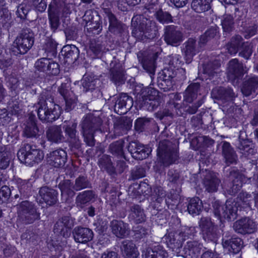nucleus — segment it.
<instances>
[{"mask_svg": "<svg viewBox=\"0 0 258 258\" xmlns=\"http://www.w3.org/2000/svg\"><path fill=\"white\" fill-rule=\"evenodd\" d=\"M38 100L37 114L41 121L52 122L59 118L61 113L60 107L54 102L50 91L43 90Z\"/></svg>", "mask_w": 258, "mask_h": 258, "instance_id": "1", "label": "nucleus"}, {"mask_svg": "<svg viewBox=\"0 0 258 258\" xmlns=\"http://www.w3.org/2000/svg\"><path fill=\"white\" fill-rule=\"evenodd\" d=\"M132 36L138 40L152 39L157 36L158 32L155 21L141 15L132 18Z\"/></svg>", "mask_w": 258, "mask_h": 258, "instance_id": "2", "label": "nucleus"}, {"mask_svg": "<svg viewBox=\"0 0 258 258\" xmlns=\"http://www.w3.org/2000/svg\"><path fill=\"white\" fill-rule=\"evenodd\" d=\"M211 95L214 102L222 106L223 111H226L228 114L232 113L236 109L233 106V100L237 95L231 88L222 86L216 87L212 90Z\"/></svg>", "mask_w": 258, "mask_h": 258, "instance_id": "3", "label": "nucleus"}, {"mask_svg": "<svg viewBox=\"0 0 258 258\" xmlns=\"http://www.w3.org/2000/svg\"><path fill=\"white\" fill-rule=\"evenodd\" d=\"M102 124V120L99 116L92 114H88L84 117L80 124L81 133L84 142L90 147L95 145L94 133L100 130Z\"/></svg>", "mask_w": 258, "mask_h": 258, "instance_id": "4", "label": "nucleus"}, {"mask_svg": "<svg viewBox=\"0 0 258 258\" xmlns=\"http://www.w3.org/2000/svg\"><path fill=\"white\" fill-rule=\"evenodd\" d=\"M157 151L159 161L164 167L175 163L179 158L177 145L168 140L160 141Z\"/></svg>", "mask_w": 258, "mask_h": 258, "instance_id": "5", "label": "nucleus"}, {"mask_svg": "<svg viewBox=\"0 0 258 258\" xmlns=\"http://www.w3.org/2000/svg\"><path fill=\"white\" fill-rule=\"evenodd\" d=\"M34 43V34L28 28H23L14 41L12 51L16 55L26 53Z\"/></svg>", "mask_w": 258, "mask_h": 258, "instance_id": "6", "label": "nucleus"}, {"mask_svg": "<svg viewBox=\"0 0 258 258\" xmlns=\"http://www.w3.org/2000/svg\"><path fill=\"white\" fill-rule=\"evenodd\" d=\"M17 156L21 163L33 165L34 163L40 162L43 159L44 154L42 151L26 144L19 149Z\"/></svg>", "mask_w": 258, "mask_h": 258, "instance_id": "7", "label": "nucleus"}, {"mask_svg": "<svg viewBox=\"0 0 258 258\" xmlns=\"http://www.w3.org/2000/svg\"><path fill=\"white\" fill-rule=\"evenodd\" d=\"M138 101L141 107L150 111L156 109L161 103L159 92L152 88L145 89L140 95Z\"/></svg>", "mask_w": 258, "mask_h": 258, "instance_id": "8", "label": "nucleus"}, {"mask_svg": "<svg viewBox=\"0 0 258 258\" xmlns=\"http://www.w3.org/2000/svg\"><path fill=\"white\" fill-rule=\"evenodd\" d=\"M160 53V48L153 47L148 51L138 54V57L139 60L141 61L144 69L150 74L151 78L155 75L156 60Z\"/></svg>", "mask_w": 258, "mask_h": 258, "instance_id": "9", "label": "nucleus"}, {"mask_svg": "<svg viewBox=\"0 0 258 258\" xmlns=\"http://www.w3.org/2000/svg\"><path fill=\"white\" fill-rule=\"evenodd\" d=\"M214 213L221 221L227 220H233L236 218L237 208L236 204L227 201L223 205H220L219 202L216 201L213 204Z\"/></svg>", "mask_w": 258, "mask_h": 258, "instance_id": "10", "label": "nucleus"}, {"mask_svg": "<svg viewBox=\"0 0 258 258\" xmlns=\"http://www.w3.org/2000/svg\"><path fill=\"white\" fill-rule=\"evenodd\" d=\"M64 123L66 124L63 125L62 129L64 131L66 136L67 137V140L69 142L71 150L81 151L82 143L77 134V123L74 122L68 124L67 121Z\"/></svg>", "mask_w": 258, "mask_h": 258, "instance_id": "11", "label": "nucleus"}, {"mask_svg": "<svg viewBox=\"0 0 258 258\" xmlns=\"http://www.w3.org/2000/svg\"><path fill=\"white\" fill-rule=\"evenodd\" d=\"M185 234L170 232L165 234L163 237L167 246L174 252L177 256L180 255Z\"/></svg>", "mask_w": 258, "mask_h": 258, "instance_id": "12", "label": "nucleus"}, {"mask_svg": "<svg viewBox=\"0 0 258 258\" xmlns=\"http://www.w3.org/2000/svg\"><path fill=\"white\" fill-rule=\"evenodd\" d=\"M110 62L109 78L114 83L119 85L125 82V71L122 64L115 56H113Z\"/></svg>", "mask_w": 258, "mask_h": 258, "instance_id": "13", "label": "nucleus"}, {"mask_svg": "<svg viewBox=\"0 0 258 258\" xmlns=\"http://www.w3.org/2000/svg\"><path fill=\"white\" fill-rule=\"evenodd\" d=\"M164 30V39L167 44L177 46L183 41V34L177 26H167Z\"/></svg>", "mask_w": 258, "mask_h": 258, "instance_id": "14", "label": "nucleus"}, {"mask_svg": "<svg viewBox=\"0 0 258 258\" xmlns=\"http://www.w3.org/2000/svg\"><path fill=\"white\" fill-rule=\"evenodd\" d=\"M233 228L236 232L243 235L253 233L257 230L255 222L248 217L236 221L234 223Z\"/></svg>", "mask_w": 258, "mask_h": 258, "instance_id": "15", "label": "nucleus"}, {"mask_svg": "<svg viewBox=\"0 0 258 258\" xmlns=\"http://www.w3.org/2000/svg\"><path fill=\"white\" fill-rule=\"evenodd\" d=\"M115 100L114 105V111L121 115L126 113L133 105L132 97L126 93H121L114 98Z\"/></svg>", "mask_w": 258, "mask_h": 258, "instance_id": "16", "label": "nucleus"}, {"mask_svg": "<svg viewBox=\"0 0 258 258\" xmlns=\"http://www.w3.org/2000/svg\"><path fill=\"white\" fill-rule=\"evenodd\" d=\"M127 149L132 157L136 160L146 159L151 152L150 148L136 141L130 142Z\"/></svg>", "mask_w": 258, "mask_h": 258, "instance_id": "17", "label": "nucleus"}, {"mask_svg": "<svg viewBox=\"0 0 258 258\" xmlns=\"http://www.w3.org/2000/svg\"><path fill=\"white\" fill-rule=\"evenodd\" d=\"M244 72L243 64L240 63L236 58L231 60L228 63L227 77L229 81L237 83L242 78Z\"/></svg>", "mask_w": 258, "mask_h": 258, "instance_id": "18", "label": "nucleus"}, {"mask_svg": "<svg viewBox=\"0 0 258 258\" xmlns=\"http://www.w3.org/2000/svg\"><path fill=\"white\" fill-rule=\"evenodd\" d=\"M203 245L197 240L187 241L181 249L179 256L184 258H198L201 253Z\"/></svg>", "mask_w": 258, "mask_h": 258, "instance_id": "19", "label": "nucleus"}, {"mask_svg": "<svg viewBox=\"0 0 258 258\" xmlns=\"http://www.w3.org/2000/svg\"><path fill=\"white\" fill-rule=\"evenodd\" d=\"M199 226L202 232L203 237L206 241L215 242L217 235L214 230V226L210 219L203 217L199 222Z\"/></svg>", "mask_w": 258, "mask_h": 258, "instance_id": "20", "label": "nucleus"}, {"mask_svg": "<svg viewBox=\"0 0 258 258\" xmlns=\"http://www.w3.org/2000/svg\"><path fill=\"white\" fill-rule=\"evenodd\" d=\"M67 160V152L62 149H58L50 152L47 155L49 164L55 168L63 167Z\"/></svg>", "mask_w": 258, "mask_h": 258, "instance_id": "21", "label": "nucleus"}, {"mask_svg": "<svg viewBox=\"0 0 258 258\" xmlns=\"http://www.w3.org/2000/svg\"><path fill=\"white\" fill-rule=\"evenodd\" d=\"M203 102L202 100H199L198 101L192 104L187 102L183 101L182 105H179V104L175 102H173L171 106L174 107L175 111L176 114L179 116L183 115L182 110L185 113L189 114H193L197 112L198 109L201 106Z\"/></svg>", "mask_w": 258, "mask_h": 258, "instance_id": "22", "label": "nucleus"}, {"mask_svg": "<svg viewBox=\"0 0 258 258\" xmlns=\"http://www.w3.org/2000/svg\"><path fill=\"white\" fill-rule=\"evenodd\" d=\"M61 125H52L47 128L46 136L48 141L56 144L66 141V137L62 132Z\"/></svg>", "mask_w": 258, "mask_h": 258, "instance_id": "23", "label": "nucleus"}, {"mask_svg": "<svg viewBox=\"0 0 258 258\" xmlns=\"http://www.w3.org/2000/svg\"><path fill=\"white\" fill-rule=\"evenodd\" d=\"M72 233L75 241L81 243H86L92 240L93 237V232L91 229L81 226L76 227Z\"/></svg>", "mask_w": 258, "mask_h": 258, "instance_id": "24", "label": "nucleus"}, {"mask_svg": "<svg viewBox=\"0 0 258 258\" xmlns=\"http://www.w3.org/2000/svg\"><path fill=\"white\" fill-rule=\"evenodd\" d=\"M39 195L43 201L50 206L54 205L57 202L58 192L50 187L43 186L40 187Z\"/></svg>", "mask_w": 258, "mask_h": 258, "instance_id": "25", "label": "nucleus"}, {"mask_svg": "<svg viewBox=\"0 0 258 258\" xmlns=\"http://www.w3.org/2000/svg\"><path fill=\"white\" fill-rule=\"evenodd\" d=\"M221 144L222 155L226 165L230 166L231 164H236L238 161V156L230 143L223 141Z\"/></svg>", "mask_w": 258, "mask_h": 258, "instance_id": "26", "label": "nucleus"}, {"mask_svg": "<svg viewBox=\"0 0 258 258\" xmlns=\"http://www.w3.org/2000/svg\"><path fill=\"white\" fill-rule=\"evenodd\" d=\"M244 132H240L238 139L235 143V146L240 152L245 156L253 155L254 150L251 142L247 139L243 138Z\"/></svg>", "mask_w": 258, "mask_h": 258, "instance_id": "27", "label": "nucleus"}, {"mask_svg": "<svg viewBox=\"0 0 258 258\" xmlns=\"http://www.w3.org/2000/svg\"><path fill=\"white\" fill-rule=\"evenodd\" d=\"M105 13L109 20V31L115 35H120L124 30V25L116 18L110 10L106 9Z\"/></svg>", "mask_w": 258, "mask_h": 258, "instance_id": "28", "label": "nucleus"}, {"mask_svg": "<svg viewBox=\"0 0 258 258\" xmlns=\"http://www.w3.org/2000/svg\"><path fill=\"white\" fill-rule=\"evenodd\" d=\"M59 9L54 4H50L48 6V15L51 30L54 33L60 26L59 15Z\"/></svg>", "mask_w": 258, "mask_h": 258, "instance_id": "29", "label": "nucleus"}, {"mask_svg": "<svg viewBox=\"0 0 258 258\" xmlns=\"http://www.w3.org/2000/svg\"><path fill=\"white\" fill-rule=\"evenodd\" d=\"M258 89V77L253 76L248 77L243 81L241 88L242 94L249 96L256 93Z\"/></svg>", "mask_w": 258, "mask_h": 258, "instance_id": "30", "label": "nucleus"}, {"mask_svg": "<svg viewBox=\"0 0 258 258\" xmlns=\"http://www.w3.org/2000/svg\"><path fill=\"white\" fill-rule=\"evenodd\" d=\"M182 52L186 63L191 62L192 57L198 51L197 40L194 38H189L183 44Z\"/></svg>", "mask_w": 258, "mask_h": 258, "instance_id": "31", "label": "nucleus"}, {"mask_svg": "<svg viewBox=\"0 0 258 258\" xmlns=\"http://www.w3.org/2000/svg\"><path fill=\"white\" fill-rule=\"evenodd\" d=\"M220 183V180L212 172L206 171L203 183L206 190L209 192L216 191Z\"/></svg>", "mask_w": 258, "mask_h": 258, "instance_id": "32", "label": "nucleus"}, {"mask_svg": "<svg viewBox=\"0 0 258 258\" xmlns=\"http://www.w3.org/2000/svg\"><path fill=\"white\" fill-rule=\"evenodd\" d=\"M60 52L65 62L69 64L75 62L78 59L80 53L79 49L74 45L64 46Z\"/></svg>", "mask_w": 258, "mask_h": 258, "instance_id": "33", "label": "nucleus"}, {"mask_svg": "<svg viewBox=\"0 0 258 258\" xmlns=\"http://www.w3.org/2000/svg\"><path fill=\"white\" fill-rule=\"evenodd\" d=\"M110 226L113 234L118 238H123L128 234V224L121 220H112Z\"/></svg>", "mask_w": 258, "mask_h": 258, "instance_id": "34", "label": "nucleus"}, {"mask_svg": "<svg viewBox=\"0 0 258 258\" xmlns=\"http://www.w3.org/2000/svg\"><path fill=\"white\" fill-rule=\"evenodd\" d=\"M143 258H167V252L160 245L146 248L142 253Z\"/></svg>", "mask_w": 258, "mask_h": 258, "instance_id": "35", "label": "nucleus"}, {"mask_svg": "<svg viewBox=\"0 0 258 258\" xmlns=\"http://www.w3.org/2000/svg\"><path fill=\"white\" fill-rule=\"evenodd\" d=\"M49 59L42 57L37 59L34 63V77L43 78L47 75V70L49 64Z\"/></svg>", "mask_w": 258, "mask_h": 258, "instance_id": "36", "label": "nucleus"}, {"mask_svg": "<svg viewBox=\"0 0 258 258\" xmlns=\"http://www.w3.org/2000/svg\"><path fill=\"white\" fill-rule=\"evenodd\" d=\"M243 244V240L238 237L232 238L229 239H223L222 245L225 248L233 253H238Z\"/></svg>", "mask_w": 258, "mask_h": 258, "instance_id": "37", "label": "nucleus"}, {"mask_svg": "<svg viewBox=\"0 0 258 258\" xmlns=\"http://www.w3.org/2000/svg\"><path fill=\"white\" fill-rule=\"evenodd\" d=\"M200 90V83H194L190 84L184 93L183 101L189 103H192L197 98Z\"/></svg>", "mask_w": 258, "mask_h": 258, "instance_id": "38", "label": "nucleus"}, {"mask_svg": "<svg viewBox=\"0 0 258 258\" xmlns=\"http://www.w3.org/2000/svg\"><path fill=\"white\" fill-rule=\"evenodd\" d=\"M96 197L95 192L92 190L80 192L76 197V204L79 209H83L85 205L91 202Z\"/></svg>", "mask_w": 258, "mask_h": 258, "instance_id": "39", "label": "nucleus"}, {"mask_svg": "<svg viewBox=\"0 0 258 258\" xmlns=\"http://www.w3.org/2000/svg\"><path fill=\"white\" fill-rule=\"evenodd\" d=\"M130 218L136 223L143 222L146 219L143 209L136 204H131L130 206Z\"/></svg>", "mask_w": 258, "mask_h": 258, "instance_id": "40", "label": "nucleus"}, {"mask_svg": "<svg viewBox=\"0 0 258 258\" xmlns=\"http://www.w3.org/2000/svg\"><path fill=\"white\" fill-rule=\"evenodd\" d=\"M121 250L124 258H137L139 255V252L136 245L132 242L130 241H123L122 242Z\"/></svg>", "mask_w": 258, "mask_h": 258, "instance_id": "41", "label": "nucleus"}, {"mask_svg": "<svg viewBox=\"0 0 258 258\" xmlns=\"http://www.w3.org/2000/svg\"><path fill=\"white\" fill-rule=\"evenodd\" d=\"M39 129L35 121V116L31 115L24 130V134L28 138H37L39 135Z\"/></svg>", "mask_w": 258, "mask_h": 258, "instance_id": "42", "label": "nucleus"}, {"mask_svg": "<svg viewBox=\"0 0 258 258\" xmlns=\"http://www.w3.org/2000/svg\"><path fill=\"white\" fill-rule=\"evenodd\" d=\"M98 165L101 170L106 171L109 175H114V167L110 156L103 155L98 159Z\"/></svg>", "mask_w": 258, "mask_h": 258, "instance_id": "43", "label": "nucleus"}, {"mask_svg": "<svg viewBox=\"0 0 258 258\" xmlns=\"http://www.w3.org/2000/svg\"><path fill=\"white\" fill-rule=\"evenodd\" d=\"M92 187V183L86 175H81L77 177L72 188L75 191H79Z\"/></svg>", "mask_w": 258, "mask_h": 258, "instance_id": "44", "label": "nucleus"}, {"mask_svg": "<svg viewBox=\"0 0 258 258\" xmlns=\"http://www.w3.org/2000/svg\"><path fill=\"white\" fill-rule=\"evenodd\" d=\"M131 126L132 121L126 117H122L117 120L114 124L115 132L118 134L126 133Z\"/></svg>", "mask_w": 258, "mask_h": 258, "instance_id": "45", "label": "nucleus"}, {"mask_svg": "<svg viewBox=\"0 0 258 258\" xmlns=\"http://www.w3.org/2000/svg\"><path fill=\"white\" fill-rule=\"evenodd\" d=\"M124 144V141L122 139L113 142L109 146V152L114 156L125 158L123 151Z\"/></svg>", "mask_w": 258, "mask_h": 258, "instance_id": "46", "label": "nucleus"}, {"mask_svg": "<svg viewBox=\"0 0 258 258\" xmlns=\"http://www.w3.org/2000/svg\"><path fill=\"white\" fill-rule=\"evenodd\" d=\"M212 2V0H192L191 7L197 13H204L211 9Z\"/></svg>", "mask_w": 258, "mask_h": 258, "instance_id": "47", "label": "nucleus"}, {"mask_svg": "<svg viewBox=\"0 0 258 258\" xmlns=\"http://www.w3.org/2000/svg\"><path fill=\"white\" fill-rule=\"evenodd\" d=\"M167 180L172 187L179 186L182 183L183 178L179 172L176 170L173 169L169 170L167 172Z\"/></svg>", "mask_w": 258, "mask_h": 258, "instance_id": "48", "label": "nucleus"}, {"mask_svg": "<svg viewBox=\"0 0 258 258\" xmlns=\"http://www.w3.org/2000/svg\"><path fill=\"white\" fill-rule=\"evenodd\" d=\"M203 208L202 201L198 197L191 199L188 201L187 211L192 215H199Z\"/></svg>", "mask_w": 258, "mask_h": 258, "instance_id": "49", "label": "nucleus"}, {"mask_svg": "<svg viewBox=\"0 0 258 258\" xmlns=\"http://www.w3.org/2000/svg\"><path fill=\"white\" fill-rule=\"evenodd\" d=\"M237 202L239 203V205L245 208L251 209V204L254 201V196L246 192H241L238 195L237 198Z\"/></svg>", "mask_w": 258, "mask_h": 258, "instance_id": "50", "label": "nucleus"}, {"mask_svg": "<svg viewBox=\"0 0 258 258\" xmlns=\"http://www.w3.org/2000/svg\"><path fill=\"white\" fill-rule=\"evenodd\" d=\"M219 34V28L216 26H212L201 36L199 44L204 45L211 39L218 36Z\"/></svg>", "mask_w": 258, "mask_h": 258, "instance_id": "51", "label": "nucleus"}, {"mask_svg": "<svg viewBox=\"0 0 258 258\" xmlns=\"http://www.w3.org/2000/svg\"><path fill=\"white\" fill-rule=\"evenodd\" d=\"M16 206L18 215L25 213H33V212H38L36 206L35 204L28 201H23L19 204H17Z\"/></svg>", "mask_w": 258, "mask_h": 258, "instance_id": "52", "label": "nucleus"}, {"mask_svg": "<svg viewBox=\"0 0 258 258\" xmlns=\"http://www.w3.org/2000/svg\"><path fill=\"white\" fill-rule=\"evenodd\" d=\"M82 81L83 91L85 92H92L93 90H95L97 83L99 82L98 80L87 74L83 76Z\"/></svg>", "mask_w": 258, "mask_h": 258, "instance_id": "53", "label": "nucleus"}, {"mask_svg": "<svg viewBox=\"0 0 258 258\" xmlns=\"http://www.w3.org/2000/svg\"><path fill=\"white\" fill-rule=\"evenodd\" d=\"M220 66L221 64L218 60L209 62L204 65L203 72L211 78L218 73Z\"/></svg>", "mask_w": 258, "mask_h": 258, "instance_id": "54", "label": "nucleus"}, {"mask_svg": "<svg viewBox=\"0 0 258 258\" xmlns=\"http://www.w3.org/2000/svg\"><path fill=\"white\" fill-rule=\"evenodd\" d=\"M8 111L11 115H18L22 111V104L18 98H12L8 103Z\"/></svg>", "mask_w": 258, "mask_h": 258, "instance_id": "55", "label": "nucleus"}, {"mask_svg": "<svg viewBox=\"0 0 258 258\" xmlns=\"http://www.w3.org/2000/svg\"><path fill=\"white\" fill-rule=\"evenodd\" d=\"M18 216L20 219L25 224H32L40 218V213L38 212L25 213L19 214Z\"/></svg>", "mask_w": 258, "mask_h": 258, "instance_id": "56", "label": "nucleus"}, {"mask_svg": "<svg viewBox=\"0 0 258 258\" xmlns=\"http://www.w3.org/2000/svg\"><path fill=\"white\" fill-rule=\"evenodd\" d=\"M221 25L225 33L231 32L234 29V22L233 16L231 15L225 14L223 16Z\"/></svg>", "mask_w": 258, "mask_h": 258, "instance_id": "57", "label": "nucleus"}, {"mask_svg": "<svg viewBox=\"0 0 258 258\" xmlns=\"http://www.w3.org/2000/svg\"><path fill=\"white\" fill-rule=\"evenodd\" d=\"M9 154L5 146L0 145V169H6L9 165Z\"/></svg>", "mask_w": 258, "mask_h": 258, "instance_id": "58", "label": "nucleus"}, {"mask_svg": "<svg viewBox=\"0 0 258 258\" xmlns=\"http://www.w3.org/2000/svg\"><path fill=\"white\" fill-rule=\"evenodd\" d=\"M156 19L161 23L168 24L173 22L172 16L168 12L159 9L156 12L154 15Z\"/></svg>", "mask_w": 258, "mask_h": 258, "instance_id": "59", "label": "nucleus"}, {"mask_svg": "<svg viewBox=\"0 0 258 258\" xmlns=\"http://www.w3.org/2000/svg\"><path fill=\"white\" fill-rule=\"evenodd\" d=\"M57 43L51 37H47L45 43L43 45V49L45 52L48 53H51L52 56H54L56 54Z\"/></svg>", "mask_w": 258, "mask_h": 258, "instance_id": "60", "label": "nucleus"}, {"mask_svg": "<svg viewBox=\"0 0 258 258\" xmlns=\"http://www.w3.org/2000/svg\"><path fill=\"white\" fill-rule=\"evenodd\" d=\"M151 121L150 118L145 117L138 118L135 122V130L139 132H143L150 125Z\"/></svg>", "mask_w": 258, "mask_h": 258, "instance_id": "61", "label": "nucleus"}, {"mask_svg": "<svg viewBox=\"0 0 258 258\" xmlns=\"http://www.w3.org/2000/svg\"><path fill=\"white\" fill-rule=\"evenodd\" d=\"M53 230L54 233H59L64 237H68L71 235V231L65 228L60 219L54 224Z\"/></svg>", "mask_w": 258, "mask_h": 258, "instance_id": "62", "label": "nucleus"}, {"mask_svg": "<svg viewBox=\"0 0 258 258\" xmlns=\"http://www.w3.org/2000/svg\"><path fill=\"white\" fill-rule=\"evenodd\" d=\"M87 26V32L94 35H98L100 33L102 30V22L100 21L92 22Z\"/></svg>", "mask_w": 258, "mask_h": 258, "instance_id": "63", "label": "nucleus"}, {"mask_svg": "<svg viewBox=\"0 0 258 258\" xmlns=\"http://www.w3.org/2000/svg\"><path fill=\"white\" fill-rule=\"evenodd\" d=\"M146 176V170L141 166H137L131 171V177L134 180L144 177Z\"/></svg>", "mask_w": 258, "mask_h": 258, "instance_id": "64", "label": "nucleus"}]
</instances>
